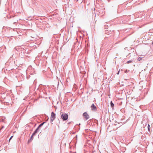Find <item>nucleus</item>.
I'll list each match as a JSON object with an SVG mask.
<instances>
[{"label": "nucleus", "instance_id": "f257e3e1", "mask_svg": "<svg viewBox=\"0 0 153 153\" xmlns=\"http://www.w3.org/2000/svg\"><path fill=\"white\" fill-rule=\"evenodd\" d=\"M61 118L63 121L67 120L68 118V115L66 114H62L61 115Z\"/></svg>", "mask_w": 153, "mask_h": 153}, {"label": "nucleus", "instance_id": "f03ea898", "mask_svg": "<svg viewBox=\"0 0 153 153\" xmlns=\"http://www.w3.org/2000/svg\"><path fill=\"white\" fill-rule=\"evenodd\" d=\"M83 116L84 117L85 120H87L89 118V115L86 112L83 113Z\"/></svg>", "mask_w": 153, "mask_h": 153}, {"label": "nucleus", "instance_id": "7ed1b4c3", "mask_svg": "<svg viewBox=\"0 0 153 153\" xmlns=\"http://www.w3.org/2000/svg\"><path fill=\"white\" fill-rule=\"evenodd\" d=\"M55 114L52 112L51 114V120L52 121H53L55 118Z\"/></svg>", "mask_w": 153, "mask_h": 153}, {"label": "nucleus", "instance_id": "20e7f679", "mask_svg": "<svg viewBox=\"0 0 153 153\" xmlns=\"http://www.w3.org/2000/svg\"><path fill=\"white\" fill-rule=\"evenodd\" d=\"M91 108L92 110H95L96 109V107L94 105V104H93L91 106Z\"/></svg>", "mask_w": 153, "mask_h": 153}, {"label": "nucleus", "instance_id": "39448f33", "mask_svg": "<svg viewBox=\"0 0 153 153\" xmlns=\"http://www.w3.org/2000/svg\"><path fill=\"white\" fill-rule=\"evenodd\" d=\"M39 128H38H38L35 130V131H34V133L32 134L31 137V138H32V137L33 135H34L38 131V130Z\"/></svg>", "mask_w": 153, "mask_h": 153}, {"label": "nucleus", "instance_id": "423d86ee", "mask_svg": "<svg viewBox=\"0 0 153 153\" xmlns=\"http://www.w3.org/2000/svg\"><path fill=\"white\" fill-rule=\"evenodd\" d=\"M111 107H113L114 106V104L113 103L112 101H111Z\"/></svg>", "mask_w": 153, "mask_h": 153}, {"label": "nucleus", "instance_id": "0eeeda50", "mask_svg": "<svg viewBox=\"0 0 153 153\" xmlns=\"http://www.w3.org/2000/svg\"><path fill=\"white\" fill-rule=\"evenodd\" d=\"M44 123H42L41 124L38 126V128H40V127H41L42 126Z\"/></svg>", "mask_w": 153, "mask_h": 153}, {"label": "nucleus", "instance_id": "6e6552de", "mask_svg": "<svg viewBox=\"0 0 153 153\" xmlns=\"http://www.w3.org/2000/svg\"><path fill=\"white\" fill-rule=\"evenodd\" d=\"M150 125L149 124L148 125V128L149 131H150Z\"/></svg>", "mask_w": 153, "mask_h": 153}, {"label": "nucleus", "instance_id": "1a4fd4ad", "mask_svg": "<svg viewBox=\"0 0 153 153\" xmlns=\"http://www.w3.org/2000/svg\"><path fill=\"white\" fill-rule=\"evenodd\" d=\"M131 62H132V61H130H130H128L127 62V63L128 64H129V63H130Z\"/></svg>", "mask_w": 153, "mask_h": 153}, {"label": "nucleus", "instance_id": "9d476101", "mask_svg": "<svg viewBox=\"0 0 153 153\" xmlns=\"http://www.w3.org/2000/svg\"><path fill=\"white\" fill-rule=\"evenodd\" d=\"M141 59H142L141 58V57H139L138 58V60L139 61H140V60H141Z\"/></svg>", "mask_w": 153, "mask_h": 153}, {"label": "nucleus", "instance_id": "9b49d317", "mask_svg": "<svg viewBox=\"0 0 153 153\" xmlns=\"http://www.w3.org/2000/svg\"><path fill=\"white\" fill-rule=\"evenodd\" d=\"M13 137V136H12L10 138L9 140V141H10V140Z\"/></svg>", "mask_w": 153, "mask_h": 153}, {"label": "nucleus", "instance_id": "f8f14e48", "mask_svg": "<svg viewBox=\"0 0 153 153\" xmlns=\"http://www.w3.org/2000/svg\"><path fill=\"white\" fill-rule=\"evenodd\" d=\"M120 70H119V71H118V72L117 73V74H119V72H120Z\"/></svg>", "mask_w": 153, "mask_h": 153}, {"label": "nucleus", "instance_id": "ddd939ff", "mask_svg": "<svg viewBox=\"0 0 153 153\" xmlns=\"http://www.w3.org/2000/svg\"><path fill=\"white\" fill-rule=\"evenodd\" d=\"M152 44L153 45V42H152Z\"/></svg>", "mask_w": 153, "mask_h": 153}]
</instances>
